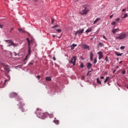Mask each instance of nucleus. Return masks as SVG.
I'll return each mask as SVG.
<instances>
[{
  "label": "nucleus",
  "instance_id": "1",
  "mask_svg": "<svg viewBox=\"0 0 128 128\" xmlns=\"http://www.w3.org/2000/svg\"><path fill=\"white\" fill-rule=\"evenodd\" d=\"M36 114H37V116H38V118L42 119L46 118L47 116V113H44L42 111L40 110V109H37L36 110Z\"/></svg>",
  "mask_w": 128,
  "mask_h": 128
},
{
  "label": "nucleus",
  "instance_id": "2",
  "mask_svg": "<svg viewBox=\"0 0 128 128\" xmlns=\"http://www.w3.org/2000/svg\"><path fill=\"white\" fill-rule=\"evenodd\" d=\"M17 100H18V102H19V104H20V108H22L21 109L22 112H26V110H24L22 108L23 106H26V104L24 102L22 99V98H20V97L18 96L17 98Z\"/></svg>",
  "mask_w": 128,
  "mask_h": 128
},
{
  "label": "nucleus",
  "instance_id": "3",
  "mask_svg": "<svg viewBox=\"0 0 128 128\" xmlns=\"http://www.w3.org/2000/svg\"><path fill=\"white\" fill-rule=\"evenodd\" d=\"M90 12L88 8V6L85 5L84 6L83 10L80 12V14H82V16L84 14H88V13Z\"/></svg>",
  "mask_w": 128,
  "mask_h": 128
},
{
  "label": "nucleus",
  "instance_id": "4",
  "mask_svg": "<svg viewBox=\"0 0 128 128\" xmlns=\"http://www.w3.org/2000/svg\"><path fill=\"white\" fill-rule=\"evenodd\" d=\"M27 40L28 42V54L26 55V58L24 59V60H26L28 56H30V39H28V38Z\"/></svg>",
  "mask_w": 128,
  "mask_h": 128
},
{
  "label": "nucleus",
  "instance_id": "5",
  "mask_svg": "<svg viewBox=\"0 0 128 128\" xmlns=\"http://www.w3.org/2000/svg\"><path fill=\"white\" fill-rule=\"evenodd\" d=\"M0 64L2 66H3L5 70H6V72H10V68L8 67V66L6 65L4 62H1Z\"/></svg>",
  "mask_w": 128,
  "mask_h": 128
},
{
  "label": "nucleus",
  "instance_id": "6",
  "mask_svg": "<svg viewBox=\"0 0 128 128\" xmlns=\"http://www.w3.org/2000/svg\"><path fill=\"white\" fill-rule=\"evenodd\" d=\"M76 56H74L72 58L71 60H69L70 64H72L73 66H76Z\"/></svg>",
  "mask_w": 128,
  "mask_h": 128
},
{
  "label": "nucleus",
  "instance_id": "7",
  "mask_svg": "<svg viewBox=\"0 0 128 128\" xmlns=\"http://www.w3.org/2000/svg\"><path fill=\"white\" fill-rule=\"evenodd\" d=\"M126 34H121L120 36L116 37V40H124V38H126Z\"/></svg>",
  "mask_w": 128,
  "mask_h": 128
},
{
  "label": "nucleus",
  "instance_id": "8",
  "mask_svg": "<svg viewBox=\"0 0 128 128\" xmlns=\"http://www.w3.org/2000/svg\"><path fill=\"white\" fill-rule=\"evenodd\" d=\"M84 32V29L83 28H80L77 31V33H78V34H82Z\"/></svg>",
  "mask_w": 128,
  "mask_h": 128
},
{
  "label": "nucleus",
  "instance_id": "9",
  "mask_svg": "<svg viewBox=\"0 0 128 128\" xmlns=\"http://www.w3.org/2000/svg\"><path fill=\"white\" fill-rule=\"evenodd\" d=\"M98 54L99 56V57H98L99 60H102V58L104 57V55H102V52H98Z\"/></svg>",
  "mask_w": 128,
  "mask_h": 128
},
{
  "label": "nucleus",
  "instance_id": "10",
  "mask_svg": "<svg viewBox=\"0 0 128 128\" xmlns=\"http://www.w3.org/2000/svg\"><path fill=\"white\" fill-rule=\"evenodd\" d=\"M14 46V48L16 46H18V44H16L14 42H12L11 44H8V46Z\"/></svg>",
  "mask_w": 128,
  "mask_h": 128
},
{
  "label": "nucleus",
  "instance_id": "11",
  "mask_svg": "<svg viewBox=\"0 0 128 128\" xmlns=\"http://www.w3.org/2000/svg\"><path fill=\"white\" fill-rule=\"evenodd\" d=\"M18 96V94L16 92H11L10 93V98H14Z\"/></svg>",
  "mask_w": 128,
  "mask_h": 128
},
{
  "label": "nucleus",
  "instance_id": "12",
  "mask_svg": "<svg viewBox=\"0 0 128 128\" xmlns=\"http://www.w3.org/2000/svg\"><path fill=\"white\" fill-rule=\"evenodd\" d=\"M120 30V28H117L116 29H113L112 30V32L114 34H116V32H118Z\"/></svg>",
  "mask_w": 128,
  "mask_h": 128
},
{
  "label": "nucleus",
  "instance_id": "13",
  "mask_svg": "<svg viewBox=\"0 0 128 128\" xmlns=\"http://www.w3.org/2000/svg\"><path fill=\"white\" fill-rule=\"evenodd\" d=\"M92 66V64L90 62H88L87 64V68H88V70H90Z\"/></svg>",
  "mask_w": 128,
  "mask_h": 128
},
{
  "label": "nucleus",
  "instance_id": "14",
  "mask_svg": "<svg viewBox=\"0 0 128 128\" xmlns=\"http://www.w3.org/2000/svg\"><path fill=\"white\" fill-rule=\"evenodd\" d=\"M83 48H84V50H90V47L84 44V46H83Z\"/></svg>",
  "mask_w": 128,
  "mask_h": 128
},
{
  "label": "nucleus",
  "instance_id": "15",
  "mask_svg": "<svg viewBox=\"0 0 128 128\" xmlns=\"http://www.w3.org/2000/svg\"><path fill=\"white\" fill-rule=\"evenodd\" d=\"M92 28H88V29L85 32H86V34H88V32H92Z\"/></svg>",
  "mask_w": 128,
  "mask_h": 128
},
{
  "label": "nucleus",
  "instance_id": "16",
  "mask_svg": "<svg viewBox=\"0 0 128 128\" xmlns=\"http://www.w3.org/2000/svg\"><path fill=\"white\" fill-rule=\"evenodd\" d=\"M100 20V18H96L94 22V24H97L98 22V21Z\"/></svg>",
  "mask_w": 128,
  "mask_h": 128
},
{
  "label": "nucleus",
  "instance_id": "17",
  "mask_svg": "<svg viewBox=\"0 0 128 128\" xmlns=\"http://www.w3.org/2000/svg\"><path fill=\"white\" fill-rule=\"evenodd\" d=\"M76 44H72L71 46H70V48L71 50H74V48H76Z\"/></svg>",
  "mask_w": 128,
  "mask_h": 128
},
{
  "label": "nucleus",
  "instance_id": "18",
  "mask_svg": "<svg viewBox=\"0 0 128 128\" xmlns=\"http://www.w3.org/2000/svg\"><path fill=\"white\" fill-rule=\"evenodd\" d=\"M46 80H48V82H50V80H52V78L50 76H46Z\"/></svg>",
  "mask_w": 128,
  "mask_h": 128
},
{
  "label": "nucleus",
  "instance_id": "19",
  "mask_svg": "<svg viewBox=\"0 0 128 128\" xmlns=\"http://www.w3.org/2000/svg\"><path fill=\"white\" fill-rule=\"evenodd\" d=\"M115 54H116V56H122V54H122V53L119 54L118 52H116Z\"/></svg>",
  "mask_w": 128,
  "mask_h": 128
},
{
  "label": "nucleus",
  "instance_id": "20",
  "mask_svg": "<svg viewBox=\"0 0 128 128\" xmlns=\"http://www.w3.org/2000/svg\"><path fill=\"white\" fill-rule=\"evenodd\" d=\"M54 124H60V121L58 120H56V118H54Z\"/></svg>",
  "mask_w": 128,
  "mask_h": 128
},
{
  "label": "nucleus",
  "instance_id": "21",
  "mask_svg": "<svg viewBox=\"0 0 128 128\" xmlns=\"http://www.w3.org/2000/svg\"><path fill=\"white\" fill-rule=\"evenodd\" d=\"M18 30L19 32H22L23 34H24V32H26V31H24V30H22V29L19 28L18 29Z\"/></svg>",
  "mask_w": 128,
  "mask_h": 128
},
{
  "label": "nucleus",
  "instance_id": "22",
  "mask_svg": "<svg viewBox=\"0 0 128 128\" xmlns=\"http://www.w3.org/2000/svg\"><path fill=\"white\" fill-rule=\"evenodd\" d=\"M104 44L102 43V42H100L98 44V48H102V46H104Z\"/></svg>",
  "mask_w": 128,
  "mask_h": 128
},
{
  "label": "nucleus",
  "instance_id": "23",
  "mask_svg": "<svg viewBox=\"0 0 128 128\" xmlns=\"http://www.w3.org/2000/svg\"><path fill=\"white\" fill-rule=\"evenodd\" d=\"M46 114H47V115L48 114L50 118H54V114H49V113H46Z\"/></svg>",
  "mask_w": 128,
  "mask_h": 128
},
{
  "label": "nucleus",
  "instance_id": "24",
  "mask_svg": "<svg viewBox=\"0 0 128 128\" xmlns=\"http://www.w3.org/2000/svg\"><path fill=\"white\" fill-rule=\"evenodd\" d=\"M6 42H8V44L12 42V40H6Z\"/></svg>",
  "mask_w": 128,
  "mask_h": 128
},
{
  "label": "nucleus",
  "instance_id": "25",
  "mask_svg": "<svg viewBox=\"0 0 128 128\" xmlns=\"http://www.w3.org/2000/svg\"><path fill=\"white\" fill-rule=\"evenodd\" d=\"M108 80H110V78L106 77L104 81V83L106 84L107 82H108Z\"/></svg>",
  "mask_w": 128,
  "mask_h": 128
},
{
  "label": "nucleus",
  "instance_id": "26",
  "mask_svg": "<svg viewBox=\"0 0 128 128\" xmlns=\"http://www.w3.org/2000/svg\"><path fill=\"white\" fill-rule=\"evenodd\" d=\"M96 82L98 84H102V82H100V78H96Z\"/></svg>",
  "mask_w": 128,
  "mask_h": 128
},
{
  "label": "nucleus",
  "instance_id": "27",
  "mask_svg": "<svg viewBox=\"0 0 128 128\" xmlns=\"http://www.w3.org/2000/svg\"><path fill=\"white\" fill-rule=\"evenodd\" d=\"M80 68H84V63L81 62L80 64Z\"/></svg>",
  "mask_w": 128,
  "mask_h": 128
},
{
  "label": "nucleus",
  "instance_id": "28",
  "mask_svg": "<svg viewBox=\"0 0 128 128\" xmlns=\"http://www.w3.org/2000/svg\"><path fill=\"white\" fill-rule=\"evenodd\" d=\"M128 18V14H126L124 16L122 17V18Z\"/></svg>",
  "mask_w": 128,
  "mask_h": 128
},
{
  "label": "nucleus",
  "instance_id": "29",
  "mask_svg": "<svg viewBox=\"0 0 128 128\" xmlns=\"http://www.w3.org/2000/svg\"><path fill=\"white\" fill-rule=\"evenodd\" d=\"M94 57V54H92V52H90V58H93Z\"/></svg>",
  "mask_w": 128,
  "mask_h": 128
},
{
  "label": "nucleus",
  "instance_id": "30",
  "mask_svg": "<svg viewBox=\"0 0 128 128\" xmlns=\"http://www.w3.org/2000/svg\"><path fill=\"white\" fill-rule=\"evenodd\" d=\"M120 50H124V48H126V46H122L120 48Z\"/></svg>",
  "mask_w": 128,
  "mask_h": 128
},
{
  "label": "nucleus",
  "instance_id": "31",
  "mask_svg": "<svg viewBox=\"0 0 128 128\" xmlns=\"http://www.w3.org/2000/svg\"><path fill=\"white\" fill-rule=\"evenodd\" d=\"M96 62H97L96 58L94 59V64H96Z\"/></svg>",
  "mask_w": 128,
  "mask_h": 128
},
{
  "label": "nucleus",
  "instance_id": "32",
  "mask_svg": "<svg viewBox=\"0 0 128 128\" xmlns=\"http://www.w3.org/2000/svg\"><path fill=\"white\" fill-rule=\"evenodd\" d=\"M116 22H114L112 23V26H115L116 24Z\"/></svg>",
  "mask_w": 128,
  "mask_h": 128
},
{
  "label": "nucleus",
  "instance_id": "33",
  "mask_svg": "<svg viewBox=\"0 0 128 128\" xmlns=\"http://www.w3.org/2000/svg\"><path fill=\"white\" fill-rule=\"evenodd\" d=\"M54 18H52V24H54Z\"/></svg>",
  "mask_w": 128,
  "mask_h": 128
},
{
  "label": "nucleus",
  "instance_id": "34",
  "mask_svg": "<svg viewBox=\"0 0 128 128\" xmlns=\"http://www.w3.org/2000/svg\"><path fill=\"white\" fill-rule=\"evenodd\" d=\"M105 60H106V62H108V56L106 57Z\"/></svg>",
  "mask_w": 128,
  "mask_h": 128
},
{
  "label": "nucleus",
  "instance_id": "35",
  "mask_svg": "<svg viewBox=\"0 0 128 128\" xmlns=\"http://www.w3.org/2000/svg\"><path fill=\"white\" fill-rule=\"evenodd\" d=\"M8 54H10V56H12V52H8Z\"/></svg>",
  "mask_w": 128,
  "mask_h": 128
},
{
  "label": "nucleus",
  "instance_id": "36",
  "mask_svg": "<svg viewBox=\"0 0 128 128\" xmlns=\"http://www.w3.org/2000/svg\"><path fill=\"white\" fill-rule=\"evenodd\" d=\"M0 28H4V25L0 24Z\"/></svg>",
  "mask_w": 128,
  "mask_h": 128
},
{
  "label": "nucleus",
  "instance_id": "37",
  "mask_svg": "<svg viewBox=\"0 0 128 128\" xmlns=\"http://www.w3.org/2000/svg\"><path fill=\"white\" fill-rule=\"evenodd\" d=\"M57 32H62V30H60V29H58V30H57Z\"/></svg>",
  "mask_w": 128,
  "mask_h": 128
},
{
  "label": "nucleus",
  "instance_id": "38",
  "mask_svg": "<svg viewBox=\"0 0 128 128\" xmlns=\"http://www.w3.org/2000/svg\"><path fill=\"white\" fill-rule=\"evenodd\" d=\"M122 74H126V70L122 71Z\"/></svg>",
  "mask_w": 128,
  "mask_h": 128
},
{
  "label": "nucleus",
  "instance_id": "39",
  "mask_svg": "<svg viewBox=\"0 0 128 128\" xmlns=\"http://www.w3.org/2000/svg\"><path fill=\"white\" fill-rule=\"evenodd\" d=\"M103 38H104V40H108V39L106 38V36H103Z\"/></svg>",
  "mask_w": 128,
  "mask_h": 128
},
{
  "label": "nucleus",
  "instance_id": "40",
  "mask_svg": "<svg viewBox=\"0 0 128 128\" xmlns=\"http://www.w3.org/2000/svg\"><path fill=\"white\" fill-rule=\"evenodd\" d=\"M92 72V70H91V71H88V74H87V76H89V75H90V72Z\"/></svg>",
  "mask_w": 128,
  "mask_h": 128
},
{
  "label": "nucleus",
  "instance_id": "41",
  "mask_svg": "<svg viewBox=\"0 0 128 128\" xmlns=\"http://www.w3.org/2000/svg\"><path fill=\"white\" fill-rule=\"evenodd\" d=\"M36 78H38V80H40V76H37Z\"/></svg>",
  "mask_w": 128,
  "mask_h": 128
},
{
  "label": "nucleus",
  "instance_id": "42",
  "mask_svg": "<svg viewBox=\"0 0 128 128\" xmlns=\"http://www.w3.org/2000/svg\"><path fill=\"white\" fill-rule=\"evenodd\" d=\"M120 20V18H117L116 19V22H119Z\"/></svg>",
  "mask_w": 128,
  "mask_h": 128
},
{
  "label": "nucleus",
  "instance_id": "43",
  "mask_svg": "<svg viewBox=\"0 0 128 128\" xmlns=\"http://www.w3.org/2000/svg\"><path fill=\"white\" fill-rule=\"evenodd\" d=\"M38 0H33V2H38Z\"/></svg>",
  "mask_w": 128,
  "mask_h": 128
},
{
  "label": "nucleus",
  "instance_id": "44",
  "mask_svg": "<svg viewBox=\"0 0 128 128\" xmlns=\"http://www.w3.org/2000/svg\"><path fill=\"white\" fill-rule=\"evenodd\" d=\"M58 28V26H53L52 27V28Z\"/></svg>",
  "mask_w": 128,
  "mask_h": 128
},
{
  "label": "nucleus",
  "instance_id": "45",
  "mask_svg": "<svg viewBox=\"0 0 128 128\" xmlns=\"http://www.w3.org/2000/svg\"><path fill=\"white\" fill-rule=\"evenodd\" d=\"M53 60H56V57L54 56V57H53Z\"/></svg>",
  "mask_w": 128,
  "mask_h": 128
},
{
  "label": "nucleus",
  "instance_id": "46",
  "mask_svg": "<svg viewBox=\"0 0 128 128\" xmlns=\"http://www.w3.org/2000/svg\"><path fill=\"white\" fill-rule=\"evenodd\" d=\"M100 78H101L102 80H104V77L102 76L100 77Z\"/></svg>",
  "mask_w": 128,
  "mask_h": 128
},
{
  "label": "nucleus",
  "instance_id": "47",
  "mask_svg": "<svg viewBox=\"0 0 128 128\" xmlns=\"http://www.w3.org/2000/svg\"><path fill=\"white\" fill-rule=\"evenodd\" d=\"M112 16H114V14L110 16V18H112Z\"/></svg>",
  "mask_w": 128,
  "mask_h": 128
},
{
  "label": "nucleus",
  "instance_id": "48",
  "mask_svg": "<svg viewBox=\"0 0 128 128\" xmlns=\"http://www.w3.org/2000/svg\"><path fill=\"white\" fill-rule=\"evenodd\" d=\"M14 30V28H12L11 30L10 31V32H12V31Z\"/></svg>",
  "mask_w": 128,
  "mask_h": 128
},
{
  "label": "nucleus",
  "instance_id": "49",
  "mask_svg": "<svg viewBox=\"0 0 128 128\" xmlns=\"http://www.w3.org/2000/svg\"><path fill=\"white\" fill-rule=\"evenodd\" d=\"M116 72V70H114L113 72H112V74H114V72Z\"/></svg>",
  "mask_w": 128,
  "mask_h": 128
},
{
  "label": "nucleus",
  "instance_id": "50",
  "mask_svg": "<svg viewBox=\"0 0 128 128\" xmlns=\"http://www.w3.org/2000/svg\"><path fill=\"white\" fill-rule=\"evenodd\" d=\"M90 60H93L92 57H90Z\"/></svg>",
  "mask_w": 128,
  "mask_h": 128
},
{
  "label": "nucleus",
  "instance_id": "51",
  "mask_svg": "<svg viewBox=\"0 0 128 128\" xmlns=\"http://www.w3.org/2000/svg\"><path fill=\"white\" fill-rule=\"evenodd\" d=\"M8 79H6L5 80H4V82H8Z\"/></svg>",
  "mask_w": 128,
  "mask_h": 128
},
{
  "label": "nucleus",
  "instance_id": "52",
  "mask_svg": "<svg viewBox=\"0 0 128 128\" xmlns=\"http://www.w3.org/2000/svg\"><path fill=\"white\" fill-rule=\"evenodd\" d=\"M78 31L75 33V35H76V36H77L78 35Z\"/></svg>",
  "mask_w": 128,
  "mask_h": 128
},
{
  "label": "nucleus",
  "instance_id": "53",
  "mask_svg": "<svg viewBox=\"0 0 128 128\" xmlns=\"http://www.w3.org/2000/svg\"><path fill=\"white\" fill-rule=\"evenodd\" d=\"M14 56H16V52H14Z\"/></svg>",
  "mask_w": 128,
  "mask_h": 128
},
{
  "label": "nucleus",
  "instance_id": "54",
  "mask_svg": "<svg viewBox=\"0 0 128 128\" xmlns=\"http://www.w3.org/2000/svg\"><path fill=\"white\" fill-rule=\"evenodd\" d=\"M126 10V9H123V10H122V12H125Z\"/></svg>",
  "mask_w": 128,
  "mask_h": 128
},
{
  "label": "nucleus",
  "instance_id": "55",
  "mask_svg": "<svg viewBox=\"0 0 128 128\" xmlns=\"http://www.w3.org/2000/svg\"><path fill=\"white\" fill-rule=\"evenodd\" d=\"M29 64H32H32H34V63L31 62V63H30Z\"/></svg>",
  "mask_w": 128,
  "mask_h": 128
},
{
  "label": "nucleus",
  "instance_id": "56",
  "mask_svg": "<svg viewBox=\"0 0 128 128\" xmlns=\"http://www.w3.org/2000/svg\"><path fill=\"white\" fill-rule=\"evenodd\" d=\"M122 61H120V62H119V64H122Z\"/></svg>",
  "mask_w": 128,
  "mask_h": 128
},
{
  "label": "nucleus",
  "instance_id": "57",
  "mask_svg": "<svg viewBox=\"0 0 128 128\" xmlns=\"http://www.w3.org/2000/svg\"><path fill=\"white\" fill-rule=\"evenodd\" d=\"M55 36H56L52 34V37H53V38H54Z\"/></svg>",
  "mask_w": 128,
  "mask_h": 128
},
{
  "label": "nucleus",
  "instance_id": "58",
  "mask_svg": "<svg viewBox=\"0 0 128 128\" xmlns=\"http://www.w3.org/2000/svg\"><path fill=\"white\" fill-rule=\"evenodd\" d=\"M108 86H110V83L108 82Z\"/></svg>",
  "mask_w": 128,
  "mask_h": 128
},
{
  "label": "nucleus",
  "instance_id": "59",
  "mask_svg": "<svg viewBox=\"0 0 128 128\" xmlns=\"http://www.w3.org/2000/svg\"><path fill=\"white\" fill-rule=\"evenodd\" d=\"M12 44L11 43H10V44Z\"/></svg>",
  "mask_w": 128,
  "mask_h": 128
},
{
  "label": "nucleus",
  "instance_id": "60",
  "mask_svg": "<svg viewBox=\"0 0 128 128\" xmlns=\"http://www.w3.org/2000/svg\"><path fill=\"white\" fill-rule=\"evenodd\" d=\"M117 60H118V58Z\"/></svg>",
  "mask_w": 128,
  "mask_h": 128
},
{
  "label": "nucleus",
  "instance_id": "61",
  "mask_svg": "<svg viewBox=\"0 0 128 128\" xmlns=\"http://www.w3.org/2000/svg\"><path fill=\"white\" fill-rule=\"evenodd\" d=\"M82 60H84V58H82Z\"/></svg>",
  "mask_w": 128,
  "mask_h": 128
}]
</instances>
